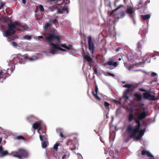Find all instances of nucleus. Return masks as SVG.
Returning a JSON list of instances; mask_svg holds the SVG:
<instances>
[{
  "label": "nucleus",
  "instance_id": "obj_48",
  "mask_svg": "<svg viewBox=\"0 0 159 159\" xmlns=\"http://www.w3.org/2000/svg\"><path fill=\"white\" fill-rule=\"evenodd\" d=\"M2 131H3L2 128L0 127V134L2 133Z\"/></svg>",
  "mask_w": 159,
  "mask_h": 159
},
{
  "label": "nucleus",
  "instance_id": "obj_3",
  "mask_svg": "<svg viewBox=\"0 0 159 159\" xmlns=\"http://www.w3.org/2000/svg\"><path fill=\"white\" fill-rule=\"evenodd\" d=\"M8 29L5 32V36L8 37L14 34L16 31L20 30V27H23L20 22L18 21H16L13 23L8 24Z\"/></svg>",
  "mask_w": 159,
  "mask_h": 159
},
{
  "label": "nucleus",
  "instance_id": "obj_16",
  "mask_svg": "<svg viewBox=\"0 0 159 159\" xmlns=\"http://www.w3.org/2000/svg\"><path fill=\"white\" fill-rule=\"evenodd\" d=\"M84 58L89 63H91L93 61L92 58L88 55H86L84 57Z\"/></svg>",
  "mask_w": 159,
  "mask_h": 159
},
{
  "label": "nucleus",
  "instance_id": "obj_36",
  "mask_svg": "<svg viewBox=\"0 0 159 159\" xmlns=\"http://www.w3.org/2000/svg\"><path fill=\"white\" fill-rule=\"evenodd\" d=\"M60 135L61 137L62 138L65 139L66 137V136L64 135L63 133L61 132H60Z\"/></svg>",
  "mask_w": 159,
  "mask_h": 159
},
{
  "label": "nucleus",
  "instance_id": "obj_46",
  "mask_svg": "<svg viewBox=\"0 0 159 159\" xmlns=\"http://www.w3.org/2000/svg\"><path fill=\"white\" fill-rule=\"evenodd\" d=\"M52 9V10H51V11H53L54 10H56V7L55 6H52L51 8V9Z\"/></svg>",
  "mask_w": 159,
  "mask_h": 159
},
{
  "label": "nucleus",
  "instance_id": "obj_20",
  "mask_svg": "<svg viewBox=\"0 0 159 159\" xmlns=\"http://www.w3.org/2000/svg\"><path fill=\"white\" fill-rule=\"evenodd\" d=\"M141 17L143 20H146L150 18V14H147L145 15H142L141 16Z\"/></svg>",
  "mask_w": 159,
  "mask_h": 159
},
{
  "label": "nucleus",
  "instance_id": "obj_59",
  "mask_svg": "<svg viewBox=\"0 0 159 159\" xmlns=\"http://www.w3.org/2000/svg\"><path fill=\"white\" fill-rule=\"evenodd\" d=\"M59 10H57V11H59Z\"/></svg>",
  "mask_w": 159,
  "mask_h": 159
},
{
  "label": "nucleus",
  "instance_id": "obj_7",
  "mask_svg": "<svg viewBox=\"0 0 159 159\" xmlns=\"http://www.w3.org/2000/svg\"><path fill=\"white\" fill-rule=\"evenodd\" d=\"M126 12L127 13L130 15V17L132 19L134 23H135V21L134 19L135 15L134 14H133L134 12L133 9L131 7H128L126 10Z\"/></svg>",
  "mask_w": 159,
  "mask_h": 159
},
{
  "label": "nucleus",
  "instance_id": "obj_19",
  "mask_svg": "<svg viewBox=\"0 0 159 159\" xmlns=\"http://www.w3.org/2000/svg\"><path fill=\"white\" fill-rule=\"evenodd\" d=\"M134 119V116L133 113H129L128 116V120L129 122H131Z\"/></svg>",
  "mask_w": 159,
  "mask_h": 159
},
{
  "label": "nucleus",
  "instance_id": "obj_9",
  "mask_svg": "<svg viewBox=\"0 0 159 159\" xmlns=\"http://www.w3.org/2000/svg\"><path fill=\"white\" fill-rule=\"evenodd\" d=\"M7 150H4L2 146H0V157H2L6 155H9Z\"/></svg>",
  "mask_w": 159,
  "mask_h": 159
},
{
  "label": "nucleus",
  "instance_id": "obj_12",
  "mask_svg": "<svg viewBox=\"0 0 159 159\" xmlns=\"http://www.w3.org/2000/svg\"><path fill=\"white\" fill-rule=\"evenodd\" d=\"M130 91V89H126L123 92V98H125L126 100L128 99L129 97V92Z\"/></svg>",
  "mask_w": 159,
  "mask_h": 159
},
{
  "label": "nucleus",
  "instance_id": "obj_60",
  "mask_svg": "<svg viewBox=\"0 0 159 159\" xmlns=\"http://www.w3.org/2000/svg\"><path fill=\"white\" fill-rule=\"evenodd\" d=\"M143 91H145V90H144Z\"/></svg>",
  "mask_w": 159,
  "mask_h": 159
},
{
  "label": "nucleus",
  "instance_id": "obj_41",
  "mask_svg": "<svg viewBox=\"0 0 159 159\" xmlns=\"http://www.w3.org/2000/svg\"><path fill=\"white\" fill-rule=\"evenodd\" d=\"M157 75V74L156 73L154 72H152L151 74V76L152 77H155Z\"/></svg>",
  "mask_w": 159,
  "mask_h": 159
},
{
  "label": "nucleus",
  "instance_id": "obj_27",
  "mask_svg": "<svg viewBox=\"0 0 159 159\" xmlns=\"http://www.w3.org/2000/svg\"><path fill=\"white\" fill-rule=\"evenodd\" d=\"M137 48L139 50H140L142 48V45L140 42H139L138 43L137 45Z\"/></svg>",
  "mask_w": 159,
  "mask_h": 159
},
{
  "label": "nucleus",
  "instance_id": "obj_10",
  "mask_svg": "<svg viewBox=\"0 0 159 159\" xmlns=\"http://www.w3.org/2000/svg\"><path fill=\"white\" fill-rule=\"evenodd\" d=\"M21 57H24L25 59H28L30 61L34 60V59L32 58H29L27 55H22L21 54H18V56L16 57V58H17L20 61V62L21 64L22 63V62H21L20 59L22 60V59L21 58Z\"/></svg>",
  "mask_w": 159,
  "mask_h": 159
},
{
  "label": "nucleus",
  "instance_id": "obj_55",
  "mask_svg": "<svg viewBox=\"0 0 159 159\" xmlns=\"http://www.w3.org/2000/svg\"><path fill=\"white\" fill-rule=\"evenodd\" d=\"M36 19L37 20H40V18H39L38 17H36Z\"/></svg>",
  "mask_w": 159,
  "mask_h": 159
},
{
  "label": "nucleus",
  "instance_id": "obj_25",
  "mask_svg": "<svg viewBox=\"0 0 159 159\" xmlns=\"http://www.w3.org/2000/svg\"><path fill=\"white\" fill-rule=\"evenodd\" d=\"M69 156V154L68 152H67L66 154L63 155L62 157V159H67Z\"/></svg>",
  "mask_w": 159,
  "mask_h": 159
},
{
  "label": "nucleus",
  "instance_id": "obj_42",
  "mask_svg": "<svg viewBox=\"0 0 159 159\" xmlns=\"http://www.w3.org/2000/svg\"><path fill=\"white\" fill-rule=\"evenodd\" d=\"M93 70H94V72L93 74H97L98 72V71L97 70V69L95 67H94L93 68Z\"/></svg>",
  "mask_w": 159,
  "mask_h": 159
},
{
  "label": "nucleus",
  "instance_id": "obj_2",
  "mask_svg": "<svg viewBox=\"0 0 159 159\" xmlns=\"http://www.w3.org/2000/svg\"><path fill=\"white\" fill-rule=\"evenodd\" d=\"M45 39L47 42L49 43V45L52 47V48L50 50L51 53L55 54L56 53L55 49L59 50L63 52L66 51L65 49L60 48L58 46V45L52 43V41L54 40H56L57 41V44H59L61 43V39L58 36L53 34H51L48 36L46 37Z\"/></svg>",
  "mask_w": 159,
  "mask_h": 159
},
{
  "label": "nucleus",
  "instance_id": "obj_6",
  "mask_svg": "<svg viewBox=\"0 0 159 159\" xmlns=\"http://www.w3.org/2000/svg\"><path fill=\"white\" fill-rule=\"evenodd\" d=\"M104 66L109 65L110 66H112L115 68L117 66L118 64L116 62H114V59L113 58L109 59L107 62L104 64Z\"/></svg>",
  "mask_w": 159,
  "mask_h": 159
},
{
  "label": "nucleus",
  "instance_id": "obj_58",
  "mask_svg": "<svg viewBox=\"0 0 159 159\" xmlns=\"http://www.w3.org/2000/svg\"><path fill=\"white\" fill-rule=\"evenodd\" d=\"M138 70H135V71H138Z\"/></svg>",
  "mask_w": 159,
  "mask_h": 159
},
{
  "label": "nucleus",
  "instance_id": "obj_14",
  "mask_svg": "<svg viewBox=\"0 0 159 159\" xmlns=\"http://www.w3.org/2000/svg\"><path fill=\"white\" fill-rule=\"evenodd\" d=\"M141 154L142 155L147 156L148 157H153V156L149 152L145 150H142Z\"/></svg>",
  "mask_w": 159,
  "mask_h": 159
},
{
  "label": "nucleus",
  "instance_id": "obj_52",
  "mask_svg": "<svg viewBox=\"0 0 159 159\" xmlns=\"http://www.w3.org/2000/svg\"><path fill=\"white\" fill-rule=\"evenodd\" d=\"M2 140V138L1 137L0 138V144L1 143Z\"/></svg>",
  "mask_w": 159,
  "mask_h": 159
},
{
  "label": "nucleus",
  "instance_id": "obj_13",
  "mask_svg": "<svg viewBox=\"0 0 159 159\" xmlns=\"http://www.w3.org/2000/svg\"><path fill=\"white\" fill-rule=\"evenodd\" d=\"M57 45H58L59 47L65 48L68 50H72L73 49L72 48V46L69 44H68V45H66V44H57Z\"/></svg>",
  "mask_w": 159,
  "mask_h": 159
},
{
  "label": "nucleus",
  "instance_id": "obj_24",
  "mask_svg": "<svg viewBox=\"0 0 159 159\" xmlns=\"http://www.w3.org/2000/svg\"><path fill=\"white\" fill-rule=\"evenodd\" d=\"M16 139L18 140H23L25 141L26 140L25 138L21 135L17 136L16 137Z\"/></svg>",
  "mask_w": 159,
  "mask_h": 159
},
{
  "label": "nucleus",
  "instance_id": "obj_45",
  "mask_svg": "<svg viewBox=\"0 0 159 159\" xmlns=\"http://www.w3.org/2000/svg\"><path fill=\"white\" fill-rule=\"evenodd\" d=\"M123 5H120L119 6L116 8L115 9V11H117L119 9L120 7H123Z\"/></svg>",
  "mask_w": 159,
  "mask_h": 159
},
{
  "label": "nucleus",
  "instance_id": "obj_34",
  "mask_svg": "<svg viewBox=\"0 0 159 159\" xmlns=\"http://www.w3.org/2000/svg\"><path fill=\"white\" fill-rule=\"evenodd\" d=\"M104 105L105 107H107L110 106V104L107 102H104Z\"/></svg>",
  "mask_w": 159,
  "mask_h": 159
},
{
  "label": "nucleus",
  "instance_id": "obj_15",
  "mask_svg": "<svg viewBox=\"0 0 159 159\" xmlns=\"http://www.w3.org/2000/svg\"><path fill=\"white\" fill-rule=\"evenodd\" d=\"M135 99L138 102L141 101L142 99V95L139 93H135L134 94Z\"/></svg>",
  "mask_w": 159,
  "mask_h": 159
},
{
  "label": "nucleus",
  "instance_id": "obj_18",
  "mask_svg": "<svg viewBox=\"0 0 159 159\" xmlns=\"http://www.w3.org/2000/svg\"><path fill=\"white\" fill-rule=\"evenodd\" d=\"M123 86L124 87L128 88V89H130V90H133L134 88V86L131 84H125L123 85Z\"/></svg>",
  "mask_w": 159,
  "mask_h": 159
},
{
  "label": "nucleus",
  "instance_id": "obj_40",
  "mask_svg": "<svg viewBox=\"0 0 159 159\" xmlns=\"http://www.w3.org/2000/svg\"><path fill=\"white\" fill-rule=\"evenodd\" d=\"M95 91L96 93H98V86L96 85H95Z\"/></svg>",
  "mask_w": 159,
  "mask_h": 159
},
{
  "label": "nucleus",
  "instance_id": "obj_31",
  "mask_svg": "<svg viewBox=\"0 0 159 159\" xmlns=\"http://www.w3.org/2000/svg\"><path fill=\"white\" fill-rule=\"evenodd\" d=\"M59 143H56L53 147V148L56 151L57 150L58 147L59 146Z\"/></svg>",
  "mask_w": 159,
  "mask_h": 159
},
{
  "label": "nucleus",
  "instance_id": "obj_53",
  "mask_svg": "<svg viewBox=\"0 0 159 159\" xmlns=\"http://www.w3.org/2000/svg\"><path fill=\"white\" fill-rule=\"evenodd\" d=\"M69 149H70L71 150H74L75 149L74 148H70Z\"/></svg>",
  "mask_w": 159,
  "mask_h": 159
},
{
  "label": "nucleus",
  "instance_id": "obj_5",
  "mask_svg": "<svg viewBox=\"0 0 159 159\" xmlns=\"http://www.w3.org/2000/svg\"><path fill=\"white\" fill-rule=\"evenodd\" d=\"M88 44L89 49L93 54L94 52L95 46L94 43L92 41V38L91 36H89L88 37Z\"/></svg>",
  "mask_w": 159,
  "mask_h": 159
},
{
  "label": "nucleus",
  "instance_id": "obj_22",
  "mask_svg": "<svg viewBox=\"0 0 159 159\" xmlns=\"http://www.w3.org/2000/svg\"><path fill=\"white\" fill-rule=\"evenodd\" d=\"M92 94H93V95L94 96V97L96 99H97L99 100V101H100L101 100V98L98 96V95H97V93H95L94 91H92Z\"/></svg>",
  "mask_w": 159,
  "mask_h": 159
},
{
  "label": "nucleus",
  "instance_id": "obj_44",
  "mask_svg": "<svg viewBox=\"0 0 159 159\" xmlns=\"http://www.w3.org/2000/svg\"><path fill=\"white\" fill-rule=\"evenodd\" d=\"M113 102H114L115 103H119V104H120V102L118 101V100H116L115 99H114L113 100Z\"/></svg>",
  "mask_w": 159,
  "mask_h": 159
},
{
  "label": "nucleus",
  "instance_id": "obj_8",
  "mask_svg": "<svg viewBox=\"0 0 159 159\" xmlns=\"http://www.w3.org/2000/svg\"><path fill=\"white\" fill-rule=\"evenodd\" d=\"M9 70V69H7V70H0V80L1 79H5L6 77H8L10 75L7 73Z\"/></svg>",
  "mask_w": 159,
  "mask_h": 159
},
{
  "label": "nucleus",
  "instance_id": "obj_35",
  "mask_svg": "<svg viewBox=\"0 0 159 159\" xmlns=\"http://www.w3.org/2000/svg\"><path fill=\"white\" fill-rule=\"evenodd\" d=\"M39 138H40V140L41 141H43L44 140V139H45V137L44 136L41 135H40Z\"/></svg>",
  "mask_w": 159,
  "mask_h": 159
},
{
  "label": "nucleus",
  "instance_id": "obj_49",
  "mask_svg": "<svg viewBox=\"0 0 159 159\" xmlns=\"http://www.w3.org/2000/svg\"><path fill=\"white\" fill-rule=\"evenodd\" d=\"M22 2L23 4H25L26 3L25 0H22Z\"/></svg>",
  "mask_w": 159,
  "mask_h": 159
},
{
  "label": "nucleus",
  "instance_id": "obj_37",
  "mask_svg": "<svg viewBox=\"0 0 159 159\" xmlns=\"http://www.w3.org/2000/svg\"><path fill=\"white\" fill-rule=\"evenodd\" d=\"M5 4L4 3L1 2V5L0 6V10L2 9L3 8Z\"/></svg>",
  "mask_w": 159,
  "mask_h": 159
},
{
  "label": "nucleus",
  "instance_id": "obj_33",
  "mask_svg": "<svg viewBox=\"0 0 159 159\" xmlns=\"http://www.w3.org/2000/svg\"><path fill=\"white\" fill-rule=\"evenodd\" d=\"M57 18V17L56 18ZM52 22L54 24H55V25H56L57 23H58V21L57 20V19L55 18L54 20H53Z\"/></svg>",
  "mask_w": 159,
  "mask_h": 159
},
{
  "label": "nucleus",
  "instance_id": "obj_11",
  "mask_svg": "<svg viewBox=\"0 0 159 159\" xmlns=\"http://www.w3.org/2000/svg\"><path fill=\"white\" fill-rule=\"evenodd\" d=\"M33 128L34 129H38V131L39 133V131L41 129V123L39 121H36L33 125Z\"/></svg>",
  "mask_w": 159,
  "mask_h": 159
},
{
  "label": "nucleus",
  "instance_id": "obj_39",
  "mask_svg": "<svg viewBox=\"0 0 159 159\" xmlns=\"http://www.w3.org/2000/svg\"><path fill=\"white\" fill-rule=\"evenodd\" d=\"M62 10L64 11H66L67 12H68V8L66 7H64L62 8Z\"/></svg>",
  "mask_w": 159,
  "mask_h": 159
},
{
  "label": "nucleus",
  "instance_id": "obj_47",
  "mask_svg": "<svg viewBox=\"0 0 159 159\" xmlns=\"http://www.w3.org/2000/svg\"><path fill=\"white\" fill-rule=\"evenodd\" d=\"M108 74L110 76H113V77H115V75L113 74H111V73H108Z\"/></svg>",
  "mask_w": 159,
  "mask_h": 159
},
{
  "label": "nucleus",
  "instance_id": "obj_54",
  "mask_svg": "<svg viewBox=\"0 0 159 159\" xmlns=\"http://www.w3.org/2000/svg\"><path fill=\"white\" fill-rule=\"evenodd\" d=\"M30 117H34V116H32V115H31L30 116Z\"/></svg>",
  "mask_w": 159,
  "mask_h": 159
},
{
  "label": "nucleus",
  "instance_id": "obj_4",
  "mask_svg": "<svg viewBox=\"0 0 159 159\" xmlns=\"http://www.w3.org/2000/svg\"><path fill=\"white\" fill-rule=\"evenodd\" d=\"M12 156L19 159H21L22 157H27L28 156V152L25 149L22 148H19L17 151L12 152Z\"/></svg>",
  "mask_w": 159,
  "mask_h": 159
},
{
  "label": "nucleus",
  "instance_id": "obj_56",
  "mask_svg": "<svg viewBox=\"0 0 159 159\" xmlns=\"http://www.w3.org/2000/svg\"><path fill=\"white\" fill-rule=\"evenodd\" d=\"M118 60L119 61H120L121 60V58H118Z\"/></svg>",
  "mask_w": 159,
  "mask_h": 159
},
{
  "label": "nucleus",
  "instance_id": "obj_57",
  "mask_svg": "<svg viewBox=\"0 0 159 159\" xmlns=\"http://www.w3.org/2000/svg\"><path fill=\"white\" fill-rule=\"evenodd\" d=\"M50 0L53 1H54V0Z\"/></svg>",
  "mask_w": 159,
  "mask_h": 159
},
{
  "label": "nucleus",
  "instance_id": "obj_30",
  "mask_svg": "<svg viewBox=\"0 0 159 159\" xmlns=\"http://www.w3.org/2000/svg\"><path fill=\"white\" fill-rule=\"evenodd\" d=\"M47 142L46 141H43L42 143V146L44 148H46L47 145Z\"/></svg>",
  "mask_w": 159,
  "mask_h": 159
},
{
  "label": "nucleus",
  "instance_id": "obj_51",
  "mask_svg": "<svg viewBox=\"0 0 159 159\" xmlns=\"http://www.w3.org/2000/svg\"><path fill=\"white\" fill-rule=\"evenodd\" d=\"M143 4V2H142V1H140V2H139V5H142Z\"/></svg>",
  "mask_w": 159,
  "mask_h": 159
},
{
  "label": "nucleus",
  "instance_id": "obj_50",
  "mask_svg": "<svg viewBox=\"0 0 159 159\" xmlns=\"http://www.w3.org/2000/svg\"><path fill=\"white\" fill-rule=\"evenodd\" d=\"M38 38L39 39H43V37L42 36H40L38 37Z\"/></svg>",
  "mask_w": 159,
  "mask_h": 159
},
{
  "label": "nucleus",
  "instance_id": "obj_38",
  "mask_svg": "<svg viewBox=\"0 0 159 159\" xmlns=\"http://www.w3.org/2000/svg\"><path fill=\"white\" fill-rule=\"evenodd\" d=\"M134 67V65H131L130 66H128V68H128V70H130L132 69Z\"/></svg>",
  "mask_w": 159,
  "mask_h": 159
},
{
  "label": "nucleus",
  "instance_id": "obj_28",
  "mask_svg": "<svg viewBox=\"0 0 159 159\" xmlns=\"http://www.w3.org/2000/svg\"><path fill=\"white\" fill-rule=\"evenodd\" d=\"M52 24L48 23H46L44 28V29H47L49 26H51Z\"/></svg>",
  "mask_w": 159,
  "mask_h": 159
},
{
  "label": "nucleus",
  "instance_id": "obj_1",
  "mask_svg": "<svg viewBox=\"0 0 159 159\" xmlns=\"http://www.w3.org/2000/svg\"><path fill=\"white\" fill-rule=\"evenodd\" d=\"M147 115L145 111H143L139 114L134 119V121L137 124L135 126L132 125H128L126 131L129 134V137L131 138L139 140L144 135L145 131V128L140 129L141 123L140 121L145 119Z\"/></svg>",
  "mask_w": 159,
  "mask_h": 159
},
{
  "label": "nucleus",
  "instance_id": "obj_32",
  "mask_svg": "<svg viewBox=\"0 0 159 159\" xmlns=\"http://www.w3.org/2000/svg\"><path fill=\"white\" fill-rule=\"evenodd\" d=\"M38 7L40 10V11H44V9L43 6L41 5H39Z\"/></svg>",
  "mask_w": 159,
  "mask_h": 159
},
{
  "label": "nucleus",
  "instance_id": "obj_23",
  "mask_svg": "<svg viewBox=\"0 0 159 159\" xmlns=\"http://www.w3.org/2000/svg\"><path fill=\"white\" fill-rule=\"evenodd\" d=\"M152 101H155L157 100V98H155V97L153 95H151L150 94V96L149 97V98L148 99Z\"/></svg>",
  "mask_w": 159,
  "mask_h": 159
},
{
  "label": "nucleus",
  "instance_id": "obj_26",
  "mask_svg": "<svg viewBox=\"0 0 159 159\" xmlns=\"http://www.w3.org/2000/svg\"><path fill=\"white\" fill-rule=\"evenodd\" d=\"M120 17H124L125 16V12L124 11H121L120 14Z\"/></svg>",
  "mask_w": 159,
  "mask_h": 159
},
{
  "label": "nucleus",
  "instance_id": "obj_21",
  "mask_svg": "<svg viewBox=\"0 0 159 159\" xmlns=\"http://www.w3.org/2000/svg\"><path fill=\"white\" fill-rule=\"evenodd\" d=\"M148 59V57L147 58L145 59H143L142 60V61L140 62H139L135 64L134 65L135 66H138L139 65H141L143 64Z\"/></svg>",
  "mask_w": 159,
  "mask_h": 159
},
{
  "label": "nucleus",
  "instance_id": "obj_43",
  "mask_svg": "<svg viewBox=\"0 0 159 159\" xmlns=\"http://www.w3.org/2000/svg\"><path fill=\"white\" fill-rule=\"evenodd\" d=\"M12 45L14 46H17V43L15 42H11Z\"/></svg>",
  "mask_w": 159,
  "mask_h": 159
},
{
  "label": "nucleus",
  "instance_id": "obj_29",
  "mask_svg": "<svg viewBox=\"0 0 159 159\" xmlns=\"http://www.w3.org/2000/svg\"><path fill=\"white\" fill-rule=\"evenodd\" d=\"M24 38L28 40H30L31 38V36L27 35L24 36Z\"/></svg>",
  "mask_w": 159,
  "mask_h": 159
},
{
  "label": "nucleus",
  "instance_id": "obj_17",
  "mask_svg": "<svg viewBox=\"0 0 159 159\" xmlns=\"http://www.w3.org/2000/svg\"><path fill=\"white\" fill-rule=\"evenodd\" d=\"M143 98L144 99H148L150 96V93L149 92H147L143 93Z\"/></svg>",
  "mask_w": 159,
  "mask_h": 159
}]
</instances>
